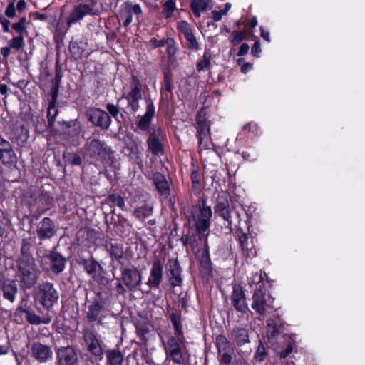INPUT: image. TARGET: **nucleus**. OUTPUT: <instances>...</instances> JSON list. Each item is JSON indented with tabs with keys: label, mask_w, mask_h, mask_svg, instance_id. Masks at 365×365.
<instances>
[{
	"label": "nucleus",
	"mask_w": 365,
	"mask_h": 365,
	"mask_svg": "<svg viewBox=\"0 0 365 365\" xmlns=\"http://www.w3.org/2000/svg\"><path fill=\"white\" fill-rule=\"evenodd\" d=\"M84 158L91 164L98 163L112 165L116 161L115 150L104 140L100 138L88 139L84 145Z\"/></svg>",
	"instance_id": "nucleus-1"
},
{
	"label": "nucleus",
	"mask_w": 365,
	"mask_h": 365,
	"mask_svg": "<svg viewBox=\"0 0 365 365\" xmlns=\"http://www.w3.org/2000/svg\"><path fill=\"white\" fill-rule=\"evenodd\" d=\"M212 216V208L207 205L204 195L198 197L197 202L192 205L190 214L187 215V221L193 228H210ZM189 228L192 227L190 226Z\"/></svg>",
	"instance_id": "nucleus-2"
},
{
	"label": "nucleus",
	"mask_w": 365,
	"mask_h": 365,
	"mask_svg": "<svg viewBox=\"0 0 365 365\" xmlns=\"http://www.w3.org/2000/svg\"><path fill=\"white\" fill-rule=\"evenodd\" d=\"M214 210L215 215L222 217L225 222V228H240L239 212H231L230 210L228 193L222 192L217 195Z\"/></svg>",
	"instance_id": "nucleus-3"
},
{
	"label": "nucleus",
	"mask_w": 365,
	"mask_h": 365,
	"mask_svg": "<svg viewBox=\"0 0 365 365\" xmlns=\"http://www.w3.org/2000/svg\"><path fill=\"white\" fill-rule=\"evenodd\" d=\"M129 88L128 92L122 94L118 103L123 99H125L127 106L122 108V111L127 113V110L130 113H135L140 109V101L143 98L142 84L137 76L132 75Z\"/></svg>",
	"instance_id": "nucleus-4"
},
{
	"label": "nucleus",
	"mask_w": 365,
	"mask_h": 365,
	"mask_svg": "<svg viewBox=\"0 0 365 365\" xmlns=\"http://www.w3.org/2000/svg\"><path fill=\"white\" fill-rule=\"evenodd\" d=\"M185 336H169L165 344L166 356L176 364L182 365L185 362L183 349L185 346Z\"/></svg>",
	"instance_id": "nucleus-5"
},
{
	"label": "nucleus",
	"mask_w": 365,
	"mask_h": 365,
	"mask_svg": "<svg viewBox=\"0 0 365 365\" xmlns=\"http://www.w3.org/2000/svg\"><path fill=\"white\" fill-rule=\"evenodd\" d=\"M26 195L24 193V204L30 210V214L34 212V216L37 219L38 216L46 211L54 207L55 200L53 196L48 192H41L32 200H26Z\"/></svg>",
	"instance_id": "nucleus-6"
},
{
	"label": "nucleus",
	"mask_w": 365,
	"mask_h": 365,
	"mask_svg": "<svg viewBox=\"0 0 365 365\" xmlns=\"http://www.w3.org/2000/svg\"><path fill=\"white\" fill-rule=\"evenodd\" d=\"M119 269L121 277L117 279L121 280L129 291L135 292L142 283V273L133 264L126 267L122 264Z\"/></svg>",
	"instance_id": "nucleus-7"
},
{
	"label": "nucleus",
	"mask_w": 365,
	"mask_h": 365,
	"mask_svg": "<svg viewBox=\"0 0 365 365\" xmlns=\"http://www.w3.org/2000/svg\"><path fill=\"white\" fill-rule=\"evenodd\" d=\"M58 299V292L52 283L41 284L35 294V300L44 308L51 309Z\"/></svg>",
	"instance_id": "nucleus-8"
},
{
	"label": "nucleus",
	"mask_w": 365,
	"mask_h": 365,
	"mask_svg": "<svg viewBox=\"0 0 365 365\" xmlns=\"http://www.w3.org/2000/svg\"><path fill=\"white\" fill-rule=\"evenodd\" d=\"M163 85L160 91V108L168 110L169 103L173 98V90L174 88L173 86V73H171L169 68H166L163 71Z\"/></svg>",
	"instance_id": "nucleus-9"
},
{
	"label": "nucleus",
	"mask_w": 365,
	"mask_h": 365,
	"mask_svg": "<svg viewBox=\"0 0 365 365\" xmlns=\"http://www.w3.org/2000/svg\"><path fill=\"white\" fill-rule=\"evenodd\" d=\"M56 365H79L80 360L76 348L71 345L56 347Z\"/></svg>",
	"instance_id": "nucleus-10"
},
{
	"label": "nucleus",
	"mask_w": 365,
	"mask_h": 365,
	"mask_svg": "<svg viewBox=\"0 0 365 365\" xmlns=\"http://www.w3.org/2000/svg\"><path fill=\"white\" fill-rule=\"evenodd\" d=\"M82 338L86 345L87 351L96 359L101 360L103 355L102 342L97 338L95 332L89 327H84L82 330Z\"/></svg>",
	"instance_id": "nucleus-11"
},
{
	"label": "nucleus",
	"mask_w": 365,
	"mask_h": 365,
	"mask_svg": "<svg viewBox=\"0 0 365 365\" xmlns=\"http://www.w3.org/2000/svg\"><path fill=\"white\" fill-rule=\"evenodd\" d=\"M79 267L83 268L88 275L99 284L105 285L108 283L109 279L105 277L106 271L93 257L79 265Z\"/></svg>",
	"instance_id": "nucleus-12"
},
{
	"label": "nucleus",
	"mask_w": 365,
	"mask_h": 365,
	"mask_svg": "<svg viewBox=\"0 0 365 365\" xmlns=\"http://www.w3.org/2000/svg\"><path fill=\"white\" fill-rule=\"evenodd\" d=\"M86 116L88 122L103 131L107 130L112 123V119L109 114L101 108H89L86 111Z\"/></svg>",
	"instance_id": "nucleus-13"
},
{
	"label": "nucleus",
	"mask_w": 365,
	"mask_h": 365,
	"mask_svg": "<svg viewBox=\"0 0 365 365\" xmlns=\"http://www.w3.org/2000/svg\"><path fill=\"white\" fill-rule=\"evenodd\" d=\"M196 257L199 264L200 277L203 280L210 281L213 277V267L208 243H206Z\"/></svg>",
	"instance_id": "nucleus-14"
},
{
	"label": "nucleus",
	"mask_w": 365,
	"mask_h": 365,
	"mask_svg": "<svg viewBox=\"0 0 365 365\" xmlns=\"http://www.w3.org/2000/svg\"><path fill=\"white\" fill-rule=\"evenodd\" d=\"M40 274L41 271L37 267L36 259L24 252V289L33 287Z\"/></svg>",
	"instance_id": "nucleus-15"
},
{
	"label": "nucleus",
	"mask_w": 365,
	"mask_h": 365,
	"mask_svg": "<svg viewBox=\"0 0 365 365\" xmlns=\"http://www.w3.org/2000/svg\"><path fill=\"white\" fill-rule=\"evenodd\" d=\"M262 285L257 287L252 296V308L259 315H264L267 308H273L272 303L274 300L270 295L268 299L265 298V292L262 289Z\"/></svg>",
	"instance_id": "nucleus-16"
},
{
	"label": "nucleus",
	"mask_w": 365,
	"mask_h": 365,
	"mask_svg": "<svg viewBox=\"0 0 365 365\" xmlns=\"http://www.w3.org/2000/svg\"><path fill=\"white\" fill-rule=\"evenodd\" d=\"M105 311L104 304L102 302L94 299L87 307L86 312V319L89 324L96 322L98 325H101L103 322L106 315L103 313Z\"/></svg>",
	"instance_id": "nucleus-17"
},
{
	"label": "nucleus",
	"mask_w": 365,
	"mask_h": 365,
	"mask_svg": "<svg viewBox=\"0 0 365 365\" xmlns=\"http://www.w3.org/2000/svg\"><path fill=\"white\" fill-rule=\"evenodd\" d=\"M155 115V106L152 100L147 101L145 112L143 115H138V120L135 123L136 128L134 131H150L153 120Z\"/></svg>",
	"instance_id": "nucleus-18"
},
{
	"label": "nucleus",
	"mask_w": 365,
	"mask_h": 365,
	"mask_svg": "<svg viewBox=\"0 0 365 365\" xmlns=\"http://www.w3.org/2000/svg\"><path fill=\"white\" fill-rule=\"evenodd\" d=\"M163 267L161 262L157 259L153 262L149 278L146 282L148 289L146 291L149 293L151 290H157L160 288V284L163 280Z\"/></svg>",
	"instance_id": "nucleus-19"
},
{
	"label": "nucleus",
	"mask_w": 365,
	"mask_h": 365,
	"mask_svg": "<svg viewBox=\"0 0 365 365\" xmlns=\"http://www.w3.org/2000/svg\"><path fill=\"white\" fill-rule=\"evenodd\" d=\"M162 132L160 127L153 128L149 131V135L147 138V145L148 150L154 156H162L164 155V148L159 136Z\"/></svg>",
	"instance_id": "nucleus-20"
},
{
	"label": "nucleus",
	"mask_w": 365,
	"mask_h": 365,
	"mask_svg": "<svg viewBox=\"0 0 365 365\" xmlns=\"http://www.w3.org/2000/svg\"><path fill=\"white\" fill-rule=\"evenodd\" d=\"M231 301L234 308L239 312L246 313L249 309L246 302L245 290L239 284H234L232 285Z\"/></svg>",
	"instance_id": "nucleus-21"
},
{
	"label": "nucleus",
	"mask_w": 365,
	"mask_h": 365,
	"mask_svg": "<svg viewBox=\"0 0 365 365\" xmlns=\"http://www.w3.org/2000/svg\"><path fill=\"white\" fill-rule=\"evenodd\" d=\"M177 29L180 33L183 34L187 42V47L189 50L197 51L200 49V44L188 22L184 20L179 21L177 24Z\"/></svg>",
	"instance_id": "nucleus-22"
},
{
	"label": "nucleus",
	"mask_w": 365,
	"mask_h": 365,
	"mask_svg": "<svg viewBox=\"0 0 365 365\" xmlns=\"http://www.w3.org/2000/svg\"><path fill=\"white\" fill-rule=\"evenodd\" d=\"M169 274V281L172 287L181 286L182 277L181 276L182 269L177 259H170L166 265Z\"/></svg>",
	"instance_id": "nucleus-23"
},
{
	"label": "nucleus",
	"mask_w": 365,
	"mask_h": 365,
	"mask_svg": "<svg viewBox=\"0 0 365 365\" xmlns=\"http://www.w3.org/2000/svg\"><path fill=\"white\" fill-rule=\"evenodd\" d=\"M32 356L40 363L47 362L53 358L51 348L39 342H34L31 347Z\"/></svg>",
	"instance_id": "nucleus-24"
},
{
	"label": "nucleus",
	"mask_w": 365,
	"mask_h": 365,
	"mask_svg": "<svg viewBox=\"0 0 365 365\" xmlns=\"http://www.w3.org/2000/svg\"><path fill=\"white\" fill-rule=\"evenodd\" d=\"M196 135H210L212 122L207 119V113L205 107L200 108L196 114Z\"/></svg>",
	"instance_id": "nucleus-25"
},
{
	"label": "nucleus",
	"mask_w": 365,
	"mask_h": 365,
	"mask_svg": "<svg viewBox=\"0 0 365 365\" xmlns=\"http://www.w3.org/2000/svg\"><path fill=\"white\" fill-rule=\"evenodd\" d=\"M93 10L86 5H83L81 3L74 6L71 10L69 15L67 18V24L68 26L79 22L86 15L92 14Z\"/></svg>",
	"instance_id": "nucleus-26"
},
{
	"label": "nucleus",
	"mask_w": 365,
	"mask_h": 365,
	"mask_svg": "<svg viewBox=\"0 0 365 365\" xmlns=\"http://www.w3.org/2000/svg\"><path fill=\"white\" fill-rule=\"evenodd\" d=\"M124 6L125 11L120 13V19L123 20V26L127 28L133 21V14L142 15L143 11L140 4H133L129 1H125Z\"/></svg>",
	"instance_id": "nucleus-27"
},
{
	"label": "nucleus",
	"mask_w": 365,
	"mask_h": 365,
	"mask_svg": "<svg viewBox=\"0 0 365 365\" xmlns=\"http://www.w3.org/2000/svg\"><path fill=\"white\" fill-rule=\"evenodd\" d=\"M168 318L174 330V334L173 336H179L182 338L185 336L182 312L176 308H171L168 310Z\"/></svg>",
	"instance_id": "nucleus-28"
},
{
	"label": "nucleus",
	"mask_w": 365,
	"mask_h": 365,
	"mask_svg": "<svg viewBox=\"0 0 365 365\" xmlns=\"http://www.w3.org/2000/svg\"><path fill=\"white\" fill-rule=\"evenodd\" d=\"M46 258L49 260L51 269L54 274H58L64 270L66 259L61 254L51 252L46 255Z\"/></svg>",
	"instance_id": "nucleus-29"
},
{
	"label": "nucleus",
	"mask_w": 365,
	"mask_h": 365,
	"mask_svg": "<svg viewBox=\"0 0 365 365\" xmlns=\"http://www.w3.org/2000/svg\"><path fill=\"white\" fill-rule=\"evenodd\" d=\"M125 148L129 150L130 158L137 163L142 161V153L139 149L138 143L134 139L132 133L127 134L124 138Z\"/></svg>",
	"instance_id": "nucleus-30"
},
{
	"label": "nucleus",
	"mask_w": 365,
	"mask_h": 365,
	"mask_svg": "<svg viewBox=\"0 0 365 365\" xmlns=\"http://www.w3.org/2000/svg\"><path fill=\"white\" fill-rule=\"evenodd\" d=\"M284 324L285 322L278 314L274 318L268 319L267 320L268 339H272L278 336L281 329L284 328Z\"/></svg>",
	"instance_id": "nucleus-31"
},
{
	"label": "nucleus",
	"mask_w": 365,
	"mask_h": 365,
	"mask_svg": "<svg viewBox=\"0 0 365 365\" xmlns=\"http://www.w3.org/2000/svg\"><path fill=\"white\" fill-rule=\"evenodd\" d=\"M231 339L240 347L250 343L249 331L245 327H235L231 332Z\"/></svg>",
	"instance_id": "nucleus-32"
},
{
	"label": "nucleus",
	"mask_w": 365,
	"mask_h": 365,
	"mask_svg": "<svg viewBox=\"0 0 365 365\" xmlns=\"http://www.w3.org/2000/svg\"><path fill=\"white\" fill-rule=\"evenodd\" d=\"M153 180L158 193L168 197L170 194V188L165 177L160 173L156 172L153 174Z\"/></svg>",
	"instance_id": "nucleus-33"
},
{
	"label": "nucleus",
	"mask_w": 365,
	"mask_h": 365,
	"mask_svg": "<svg viewBox=\"0 0 365 365\" xmlns=\"http://www.w3.org/2000/svg\"><path fill=\"white\" fill-rule=\"evenodd\" d=\"M106 250L112 260H116L120 264V266L124 264L123 262L124 259V247L122 243L110 241L106 245Z\"/></svg>",
	"instance_id": "nucleus-34"
},
{
	"label": "nucleus",
	"mask_w": 365,
	"mask_h": 365,
	"mask_svg": "<svg viewBox=\"0 0 365 365\" xmlns=\"http://www.w3.org/2000/svg\"><path fill=\"white\" fill-rule=\"evenodd\" d=\"M245 231L246 232H245V230H236L235 235L237 237L242 251L246 252V255H248V252L252 250L253 245L252 240L249 241L250 230H245Z\"/></svg>",
	"instance_id": "nucleus-35"
},
{
	"label": "nucleus",
	"mask_w": 365,
	"mask_h": 365,
	"mask_svg": "<svg viewBox=\"0 0 365 365\" xmlns=\"http://www.w3.org/2000/svg\"><path fill=\"white\" fill-rule=\"evenodd\" d=\"M208 230H189L190 241V246L192 247H195L199 245L200 242H204V247L207 242V235L208 232H207Z\"/></svg>",
	"instance_id": "nucleus-36"
},
{
	"label": "nucleus",
	"mask_w": 365,
	"mask_h": 365,
	"mask_svg": "<svg viewBox=\"0 0 365 365\" xmlns=\"http://www.w3.org/2000/svg\"><path fill=\"white\" fill-rule=\"evenodd\" d=\"M190 180L192 182V190L195 195H200V176L198 165L192 162L190 166Z\"/></svg>",
	"instance_id": "nucleus-37"
},
{
	"label": "nucleus",
	"mask_w": 365,
	"mask_h": 365,
	"mask_svg": "<svg viewBox=\"0 0 365 365\" xmlns=\"http://www.w3.org/2000/svg\"><path fill=\"white\" fill-rule=\"evenodd\" d=\"M107 361L110 365H122L124 356L118 349H108L106 351Z\"/></svg>",
	"instance_id": "nucleus-38"
},
{
	"label": "nucleus",
	"mask_w": 365,
	"mask_h": 365,
	"mask_svg": "<svg viewBox=\"0 0 365 365\" xmlns=\"http://www.w3.org/2000/svg\"><path fill=\"white\" fill-rule=\"evenodd\" d=\"M153 207L143 203L142 205H138L133 212V215L138 218L140 221L143 222L147 217L153 215Z\"/></svg>",
	"instance_id": "nucleus-39"
},
{
	"label": "nucleus",
	"mask_w": 365,
	"mask_h": 365,
	"mask_svg": "<svg viewBox=\"0 0 365 365\" xmlns=\"http://www.w3.org/2000/svg\"><path fill=\"white\" fill-rule=\"evenodd\" d=\"M58 123L61 126V130L58 131L61 134H76L78 133V121L77 120H71L69 121H58ZM56 133L57 130H55Z\"/></svg>",
	"instance_id": "nucleus-40"
},
{
	"label": "nucleus",
	"mask_w": 365,
	"mask_h": 365,
	"mask_svg": "<svg viewBox=\"0 0 365 365\" xmlns=\"http://www.w3.org/2000/svg\"><path fill=\"white\" fill-rule=\"evenodd\" d=\"M58 103H48L47 108V120L48 121V129L50 132L54 133L56 134L54 128V123L56 121V118L58 115Z\"/></svg>",
	"instance_id": "nucleus-41"
},
{
	"label": "nucleus",
	"mask_w": 365,
	"mask_h": 365,
	"mask_svg": "<svg viewBox=\"0 0 365 365\" xmlns=\"http://www.w3.org/2000/svg\"><path fill=\"white\" fill-rule=\"evenodd\" d=\"M63 159L66 165L71 167L81 166L83 164V159L81 156L75 152H65L63 154Z\"/></svg>",
	"instance_id": "nucleus-42"
},
{
	"label": "nucleus",
	"mask_w": 365,
	"mask_h": 365,
	"mask_svg": "<svg viewBox=\"0 0 365 365\" xmlns=\"http://www.w3.org/2000/svg\"><path fill=\"white\" fill-rule=\"evenodd\" d=\"M212 52L210 48H205L203 53L202 59L197 61L196 69L198 72L204 71L212 67L211 64Z\"/></svg>",
	"instance_id": "nucleus-43"
},
{
	"label": "nucleus",
	"mask_w": 365,
	"mask_h": 365,
	"mask_svg": "<svg viewBox=\"0 0 365 365\" xmlns=\"http://www.w3.org/2000/svg\"><path fill=\"white\" fill-rule=\"evenodd\" d=\"M210 0H192L190 2V9L195 17L199 18L202 11L207 10Z\"/></svg>",
	"instance_id": "nucleus-44"
},
{
	"label": "nucleus",
	"mask_w": 365,
	"mask_h": 365,
	"mask_svg": "<svg viewBox=\"0 0 365 365\" xmlns=\"http://www.w3.org/2000/svg\"><path fill=\"white\" fill-rule=\"evenodd\" d=\"M198 143V148L200 151L202 150H217V146L212 143L210 135H196Z\"/></svg>",
	"instance_id": "nucleus-45"
},
{
	"label": "nucleus",
	"mask_w": 365,
	"mask_h": 365,
	"mask_svg": "<svg viewBox=\"0 0 365 365\" xmlns=\"http://www.w3.org/2000/svg\"><path fill=\"white\" fill-rule=\"evenodd\" d=\"M24 314H26V319L27 322L31 324L38 325L41 324H49L50 318L41 317L35 313L24 309Z\"/></svg>",
	"instance_id": "nucleus-46"
},
{
	"label": "nucleus",
	"mask_w": 365,
	"mask_h": 365,
	"mask_svg": "<svg viewBox=\"0 0 365 365\" xmlns=\"http://www.w3.org/2000/svg\"><path fill=\"white\" fill-rule=\"evenodd\" d=\"M215 346L217 348V354L223 351H229L234 349L231 347L230 341L223 334H219L215 339Z\"/></svg>",
	"instance_id": "nucleus-47"
},
{
	"label": "nucleus",
	"mask_w": 365,
	"mask_h": 365,
	"mask_svg": "<svg viewBox=\"0 0 365 365\" xmlns=\"http://www.w3.org/2000/svg\"><path fill=\"white\" fill-rule=\"evenodd\" d=\"M105 202L110 207L117 206L122 210L125 209L124 198L117 193L109 194L105 199Z\"/></svg>",
	"instance_id": "nucleus-48"
},
{
	"label": "nucleus",
	"mask_w": 365,
	"mask_h": 365,
	"mask_svg": "<svg viewBox=\"0 0 365 365\" xmlns=\"http://www.w3.org/2000/svg\"><path fill=\"white\" fill-rule=\"evenodd\" d=\"M166 54L168 60L173 63L177 61L176 53L178 51V44L173 38L168 37V42L166 43Z\"/></svg>",
	"instance_id": "nucleus-49"
},
{
	"label": "nucleus",
	"mask_w": 365,
	"mask_h": 365,
	"mask_svg": "<svg viewBox=\"0 0 365 365\" xmlns=\"http://www.w3.org/2000/svg\"><path fill=\"white\" fill-rule=\"evenodd\" d=\"M4 297L11 302H14L17 288L14 282H5L3 285Z\"/></svg>",
	"instance_id": "nucleus-50"
},
{
	"label": "nucleus",
	"mask_w": 365,
	"mask_h": 365,
	"mask_svg": "<svg viewBox=\"0 0 365 365\" xmlns=\"http://www.w3.org/2000/svg\"><path fill=\"white\" fill-rule=\"evenodd\" d=\"M98 0H82L81 4L91 8L93 11L90 14V16H99L103 11V6L102 3L99 6H97Z\"/></svg>",
	"instance_id": "nucleus-51"
},
{
	"label": "nucleus",
	"mask_w": 365,
	"mask_h": 365,
	"mask_svg": "<svg viewBox=\"0 0 365 365\" xmlns=\"http://www.w3.org/2000/svg\"><path fill=\"white\" fill-rule=\"evenodd\" d=\"M93 257L92 253L87 249H80L75 256V262L78 266Z\"/></svg>",
	"instance_id": "nucleus-52"
},
{
	"label": "nucleus",
	"mask_w": 365,
	"mask_h": 365,
	"mask_svg": "<svg viewBox=\"0 0 365 365\" xmlns=\"http://www.w3.org/2000/svg\"><path fill=\"white\" fill-rule=\"evenodd\" d=\"M33 121L37 132L42 133L46 130L49 131L48 121L46 123L43 115L36 116Z\"/></svg>",
	"instance_id": "nucleus-53"
},
{
	"label": "nucleus",
	"mask_w": 365,
	"mask_h": 365,
	"mask_svg": "<svg viewBox=\"0 0 365 365\" xmlns=\"http://www.w3.org/2000/svg\"><path fill=\"white\" fill-rule=\"evenodd\" d=\"M232 38L230 40V43L233 46H236L240 44L244 40L248 38L245 29L238 30L232 31Z\"/></svg>",
	"instance_id": "nucleus-54"
},
{
	"label": "nucleus",
	"mask_w": 365,
	"mask_h": 365,
	"mask_svg": "<svg viewBox=\"0 0 365 365\" xmlns=\"http://www.w3.org/2000/svg\"><path fill=\"white\" fill-rule=\"evenodd\" d=\"M267 355V352L266 351L265 346L262 341V340L259 341V344L257 346V350L255 353L254 354V359L257 362H262L264 361L266 356Z\"/></svg>",
	"instance_id": "nucleus-55"
},
{
	"label": "nucleus",
	"mask_w": 365,
	"mask_h": 365,
	"mask_svg": "<svg viewBox=\"0 0 365 365\" xmlns=\"http://www.w3.org/2000/svg\"><path fill=\"white\" fill-rule=\"evenodd\" d=\"M175 9V1L174 0H167L162 9V14L166 19H169L173 16V13Z\"/></svg>",
	"instance_id": "nucleus-56"
},
{
	"label": "nucleus",
	"mask_w": 365,
	"mask_h": 365,
	"mask_svg": "<svg viewBox=\"0 0 365 365\" xmlns=\"http://www.w3.org/2000/svg\"><path fill=\"white\" fill-rule=\"evenodd\" d=\"M69 51L75 59H79L82 57L83 49L76 41H71L69 43Z\"/></svg>",
	"instance_id": "nucleus-57"
},
{
	"label": "nucleus",
	"mask_w": 365,
	"mask_h": 365,
	"mask_svg": "<svg viewBox=\"0 0 365 365\" xmlns=\"http://www.w3.org/2000/svg\"><path fill=\"white\" fill-rule=\"evenodd\" d=\"M135 329L137 336L139 337V339L141 341L146 342L147 339L145 337V335L148 334L150 331L148 325L145 323H138V324H136Z\"/></svg>",
	"instance_id": "nucleus-58"
},
{
	"label": "nucleus",
	"mask_w": 365,
	"mask_h": 365,
	"mask_svg": "<svg viewBox=\"0 0 365 365\" xmlns=\"http://www.w3.org/2000/svg\"><path fill=\"white\" fill-rule=\"evenodd\" d=\"M106 108L109 115L113 117L118 123L121 124V120L119 118L120 108L118 106L108 103L106 104Z\"/></svg>",
	"instance_id": "nucleus-59"
},
{
	"label": "nucleus",
	"mask_w": 365,
	"mask_h": 365,
	"mask_svg": "<svg viewBox=\"0 0 365 365\" xmlns=\"http://www.w3.org/2000/svg\"><path fill=\"white\" fill-rule=\"evenodd\" d=\"M219 357V362L222 365H230L232 362L234 356V349L229 351H223L217 354Z\"/></svg>",
	"instance_id": "nucleus-60"
},
{
	"label": "nucleus",
	"mask_w": 365,
	"mask_h": 365,
	"mask_svg": "<svg viewBox=\"0 0 365 365\" xmlns=\"http://www.w3.org/2000/svg\"><path fill=\"white\" fill-rule=\"evenodd\" d=\"M0 160L4 164H10L14 162L15 155L11 148L0 153Z\"/></svg>",
	"instance_id": "nucleus-61"
},
{
	"label": "nucleus",
	"mask_w": 365,
	"mask_h": 365,
	"mask_svg": "<svg viewBox=\"0 0 365 365\" xmlns=\"http://www.w3.org/2000/svg\"><path fill=\"white\" fill-rule=\"evenodd\" d=\"M237 153L242 156L244 160L248 162L255 161L257 158V153L255 150H242L241 152L238 150Z\"/></svg>",
	"instance_id": "nucleus-62"
},
{
	"label": "nucleus",
	"mask_w": 365,
	"mask_h": 365,
	"mask_svg": "<svg viewBox=\"0 0 365 365\" xmlns=\"http://www.w3.org/2000/svg\"><path fill=\"white\" fill-rule=\"evenodd\" d=\"M168 37L163 38L160 40H158L156 38L153 37L150 39V41L148 42V45L153 49L161 48V47H163L165 46L166 43L168 42Z\"/></svg>",
	"instance_id": "nucleus-63"
},
{
	"label": "nucleus",
	"mask_w": 365,
	"mask_h": 365,
	"mask_svg": "<svg viewBox=\"0 0 365 365\" xmlns=\"http://www.w3.org/2000/svg\"><path fill=\"white\" fill-rule=\"evenodd\" d=\"M59 88L57 86H52L49 92L48 103H58V98L59 94Z\"/></svg>",
	"instance_id": "nucleus-64"
}]
</instances>
